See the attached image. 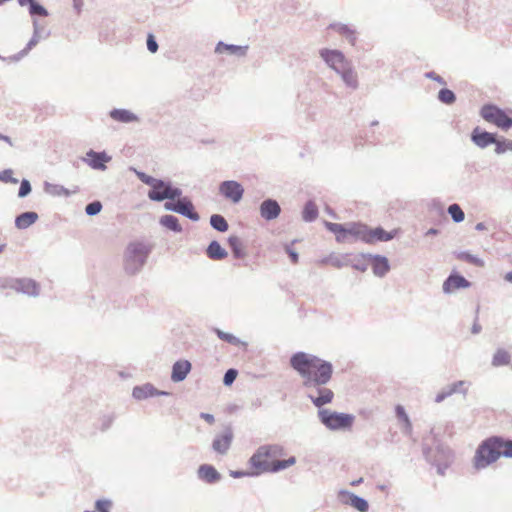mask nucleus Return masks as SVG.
I'll list each match as a JSON object with an SVG mask.
<instances>
[{
  "label": "nucleus",
  "instance_id": "obj_1",
  "mask_svg": "<svg viewBox=\"0 0 512 512\" xmlns=\"http://www.w3.org/2000/svg\"><path fill=\"white\" fill-rule=\"evenodd\" d=\"M290 366L302 378L306 396L315 407L321 408L333 401L334 392L326 387L334 371L331 362L299 351L290 357Z\"/></svg>",
  "mask_w": 512,
  "mask_h": 512
},
{
  "label": "nucleus",
  "instance_id": "obj_2",
  "mask_svg": "<svg viewBox=\"0 0 512 512\" xmlns=\"http://www.w3.org/2000/svg\"><path fill=\"white\" fill-rule=\"evenodd\" d=\"M501 457L512 458V439L490 436L478 445L473 457V467L477 471L485 469Z\"/></svg>",
  "mask_w": 512,
  "mask_h": 512
},
{
  "label": "nucleus",
  "instance_id": "obj_3",
  "mask_svg": "<svg viewBox=\"0 0 512 512\" xmlns=\"http://www.w3.org/2000/svg\"><path fill=\"white\" fill-rule=\"evenodd\" d=\"M285 454L283 446L279 444H266L259 446L253 455L249 458L248 464L256 476L264 473H270L272 461Z\"/></svg>",
  "mask_w": 512,
  "mask_h": 512
},
{
  "label": "nucleus",
  "instance_id": "obj_4",
  "mask_svg": "<svg viewBox=\"0 0 512 512\" xmlns=\"http://www.w3.org/2000/svg\"><path fill=\"white\" fill-rule=\"evenodd\" d=\"M151 250L141 242L129 243L124 253V270L128 275H136L146 264Z\"/></svg>",
  "mask_w": 512,
  "mask_h": 512
},
{
  "label": "nucleus",
  "instance_id": "obj_5",
  "mask_svg": "<svg viewBox=\"0 0 512 512\" xmlns=\"http://www.w3.org/2000/svg\"><path fill=\"white\" fill-rule=\"evenodd\" d=\"M422 450L426 461L437 468L439 475L444 476L446 470L453 462L454 455L452 450L440 442H436L434 448L423 444Z\"/></svg>",
  "mask_w": 512,
  "mask_h": 512
},
{
  "label": "nucleus",
  "instance_id": "obj_6",
  "mask_svg": "<svg viewBox=\"0 0 512 512\" xmlns=\"http://www.w3.org/2000/svg\"><path fill=\"white\" fill-rule=\"evenodd\" d=\"M319 421L331 431L349 430L355 421L353 414L332 411L330 409L319 408Z\"/></svg>",
  "mask_w": 512,
  "mask_h": 512
},
{
  "label": "nucleus",
  "instance_id": "obj_7",
  "mask_svg": "<svg viewBox=\"0 0 512 512\" xmlns=\"http://www.w3.org/2000/svg\"><path fill=\"white\" fill-rule=\"evenodd\" d=\"M325 228L335 235V239L338 243H354L356 240H361L362 223L350 222L346 224L334 223L325 221Z\"/></svg>",
  "mask_w": 512,
  "mask_h": 512
},
{
  "label": "nucleus",
  "instance_id": "obj_8",
  "mask_svg": "<svg viewBox=\"0 0 512 512\" xmlns=\"http://www.w3.org/2000/svg\"><path fill=\"white\" fill-rule=\"evenodd\" d=\"M481 117L500 128L508 131L512 128V118L501 108L494 104H485L480 110Z\"/></svg>",
  "mask_w": 512,
  "mask_h": 512
},
{
  "label": "nucleus",
  "instance_id": "obj_9",
  "mask_svg": "<svg viewBox=\"0 0 512 512\" xmlns=\"http://www.w3.org/2000/svg\"><path fill=\"white\" fill-rule=\"evenodd\" d=\"M319 55L326 65L337 74L352 64L338 49L322 48L319 50Z\"/></svg>",
  "mask_w": 512,
  "mask_h": 512
},
{
  "label": "nucleus",
  "instance_id": "obj_10",
  "mask_svg": "<svg viewBox=\"0 0 512 512\" xmlns=\"http://www.w3.org/2000/svg\"><path fill=\"white\" fill-rule=\"evenodd\" d=\"M361 240L366 244H373L376 242H388L395 238L397 230L386 231L382 226L375 228L369 227L367 224L362 223Z\"/></svg>",
  "mask_w": 512,
  "mask_h": 512
},
{
  "label": "nucleus",
  "instance_id": "obj_11",
  "mask_svg": "<svg viewBox=\"0 0 512 512\" xmlns=\"http://www.w3.org/2000/svg\"><path fill=\"white\" fill-rule=\"evenodd\" d=\"M219 193L232 203H239L244 195V188L238 181L225 180L219 185Z\"/></svg>",
  "mask_w": 512,
  "mask_h": 512
},
{
  "label": "nucleus",
  "instance_id": "obj_12",
  "mask_svg": "<svg viewBox=\"0 0 512 512\" xmlns=\"http://www.w3.org/2000/svg\"><path fill=\"white\" fill-rule=\"evenodd\" d=\"M81 160L94 170L104 171L107 169V163L111 161V156L105 151L89 149Z\"/></svg>",
  "mask_w": 512,
  "mask_h": 512
},
{
  "label": "nucleus",
  "instance_id": "obj_13",
  "mask_svg": "<svg viewBox=\"0 0 512 512\" xmlns=\"http://www.w3.org/2000/svg\"><path fill=\"white\" fill-rule=\"evenodd\" d=\"M7 285L10 286V289L28 296L37 297L39 295V284L30 278L11 279Z\"/></svg>",
  "mask_w": 512,
  "mask_h": 512
},
{
  "label": "nucleus",
  "instance_id": "obj_14",
  "mask_svg": "<svg viewBox=\"0 0 512 512\" xmlns=\"http://www.w3.org/2000/svg\"><path fill=\"white\" fill-rule=\"evenodd\" d=\"M361 257L371 261L372 271L377 277H384L390 271V263L386 256L380 254L362 253Z\"/></svg>",
  "mask_w": 512,
  "mask_h": 512
},
{
  "label": "nucleus",
  "instance_id": "obj_15",
  "mask_svg": "<svg viewBox=\"0 0 512 512\" xmlns=\"http://www.w3.org/2000/svg\"><path fill=\"white\" fill-rule=\"evenodd\" d=\"M339 501L344 505H349L359 512H367L369 510L368 501L347 490H340L338 493Z\"/></svg>",
  "mask_w": 512,
  "mask_h": 512
},
{
  "label": "nucleus",
  "instance_id": "obj_16",
  "mask_svg": "<svg viewBox=\"0 0 512 512\" xmlns=\"http://www.w3.org/2000/svg\"><path fill=\"white\" fill-rule=\"evenodd\" d=\"M470 140L479 148L485 149L488 146L496 143L497 133H491L479 126L473 128L470 134Z\"/></svg>",
  "mask_w": 512,
  "mask_h": 512
},
{
  "label": "nucleus",
  "instance_id": "obj_17",
  "mask_svg": "<svg viewBox=\"0 0 512 512\" xmlns=\"http://www.w3.org/2000/svg\"><path fill=\"white\" fill-rule=\"evenodd\" d=\"M471 285V282L468 281L463 275L453 271L445 279L442 289L445 294H451L457 289L469 288Z\"/></svg>",
  "mask_w": 512,
  "mask_h": 512
},
{
  "label": "nucleus",
  "instance_id": "obj_18",
  "mask_svg": "<svg viewBox=\"0 0 512 512\" xmlns=\"http://www.w3.org/2000/svg\"><path fill=\"white\" fill-rule=\"evenodd\" d=\"M132 396L136 400H145L154 396H171L168 391L158 390L153 384L145 383L135 386L132 390Z\"/></svg>",
  "mask_w": 512,
  "mask_h": 512
},
{
  "label": "nucleus",
  "instance_id": "obj_19",
  "mask_svg": "<svg viewBox=\"0 0 512 512\" xmlns=\"http://www.w3.org/2000/svg\"><path fill=\"white\" fill-rule=\"evenodd\" d=\"M232 440L233 430L230 426H226L223 432L214 438L212 448L218 454H226L231 446Z\"/></svg>",
  "mask_w": 512,
  "mask_h": 512
},
{
  "label": "nucleus",
  "instance_id": "obj_20",
  "mask_svg": "<svg viewBox=\"0 0 512 512\" xmlns=\"http://www.w3.org/2000/svg\"><path fill=\"white\" fill-rule=\"evenodd\" d=\"M260 216L266 221H272L279 217L281 207L273 198L264 199L259 205Z\"/></svg>",
  "mask_w": 512,
  "mask_h": 512
},
{
  "label": "nucleus",
  "instance_id": "obj_21",
  "mask_svg": "<svg viewBox=\"0 0 512 512\" xmlns=\"http://www.w3.org/2000/svg\"><path fill=\"white\" fill-rule=\"evenodd\" d=\"M328 29L334 30L339 35L344 37L349 44L352 46L356 45L357 42V31L351 25L341 23V22H333L330 23Z\"/></svg>",
  "mask_w": 512,
  "mask_h": 512
},
{
  "label": "nucleus",
  "instance_id": "obj_22",
  "mask_svg": "<svg viewBox=\"0 0 512 512\" xmlns=\"http://www.w3.org/2000/svg\"><path fill=\"white\" fill-rule=\"evenodd\" d=\"M177 214H180L193 222H197L200 219L198 212L190 198L187 196L182 197L178 200Z\"/></svg>",
  "mask_w": 512,
  "mask_h": 512
},
{
  "label": "nucleus",
  "instance_id": "obj_23",
  "mask_svg": "<svg viewBox=\"0 0 512 512\" xmlns=\"http://www.w3.org/2000/svg\"><path fill=\"white\" fill-rule=\"evenodd\" d=\"M197 476L207 484H215L222 478L221 474L211 464H202L198 467Z\"/></svg>",
  "mask_w": 512,
  "mask_h": 512
},
{
  "label": "nucleus",
  "instance_id": "obj_24",
  "mask_svg": "<svg viewBox=\"0 0 512 512\" xmlns=\"http://www.w3.org/2000/svg\"><path fill=\"white\" fill-rule=\"evenodd\" d=\"M192 369V365L188 360H177L172 365L171 380L174 383L182 382L186 379Z\"/></svg>",
  "mask_w": 512,
  "mask_h": 512
},
{
  "label": "nucleus",
  "instance_id": "obj_25",
  "mask_svg": "<svg viewBox=\"0 0 512 512\" xmlns=\"http://www.w3.org/2000/svg\"><path fill=\"white\" fill-rule=\"evenodd\" d=\"M248 49V45L227 44L223 41H219L216 44L215 52L218 54L227 53L237 57H245L247 55Z\"/></svg>",
  "mask_w": 512,
  "mask_h": 512
},
{
  "label": "nucleus",
  "instance_id": "obj_26",
  "mask_svg": "<svg viewBox=\"0 0 512 512\" xmlns=\"http://www.w3.org/2000/svg\"><path fill=\"white\" fill-rule=\"evenodd\" d=\"M109 117L116 122L125 124L139 121V117L135 113L124 108H114L110 110Z\"/></svg>",
  "mask_w": 512,
  "mask_h": 512
},
{
  "label": "nucleus",
  "instance_id": "obj_27",
  "mask_svg": "<svg viewBox=\"0 0 512 512\" xmlns=\"http://www.w3.org/2000/svg\"><path fill=\"white\" fill-rule=\"evenodd\" d=\"M168 181L159 179L158 183L148 191V198L155 202L168 200Z\"/></svg>",
  "mask_w": 512,
  "mask_h": 512
},
{
  "label": "nucleus",
  "instance_id": "obj_28",
  "mask_svg": "<svg viewBox=\"0 0 512 512\" xmlns=\"http://www.w3.org/2000/svg\"><path fill=\"white\" fill-rule=\"evenodd\" d=\"M78 190L77 186H75L74 190L71 191L60 184H52L49 182L44 183V191L51 196L70 197L72 194L77 193Z\"/></svg>",
  "mask_w": 512,
  "mask_h": 512
},
{
  "label": "nucleus",
  "instance_id": "obj_29",
  "mask_svg": "<svg viewBox=\"0 0 512 512\" xmlns=\"http://www.w3.org/2000/svg\"><path fill=\"white\" fill-rule=\"evenodd\" d=\"M39 216L34 211H26L16 216L15 218V226L20 230L27 229L31 225H33Z\"/></svg>",
  "mask_w": 512,
  "mask_h": 512
},
{
  "label": "nucleus",
  "instance_id": "obj_30",
  "mask_svg": "<svg viewBox=\"0 0 512 512\" xmlns=\"http://www.w3.org/2000/svg\"><path fill=\"white\" fill-rule=\"evenodd\" d=\"M208 258L212 260H222L228 256L227 251L217 240H212L206 248Z\"/></svg>",
  "mask_w": 512,
  "mask_h": 512
},
{
  "label": "nucleus",
  "instance_id": "obj_31",
  "mask_svg": "<svg viewBox=\"0 0 512 512\" xmlns=\"http://www.w3.org/2000/svg\"><path fill=\"white\" fill-rule=\"evenodd\" d=\"M395 415L397 419L402 422V432L405 435H411L412 433V422L405 410V408L398 404L395 407Z\"/></svg>",
  "mask_w": 512,
  "mask_h": 512
},
{
  "label": "nucleus",
  "instance_id": "obj_32",
  "mask_svg": "<svg viewBox=\"0 0 512 512\" xmlns=\"http://www.w3.org/2000/svg\"><path fill=\"white\" fill-rule=\"evenodd\" d=\"M338 75L341 77L342 81L345 85L353 90L358 88V78L357 73L353 69L352 64L348 66V68L344 69Z\"/></svg>",
  "mask_w": 512,
  "mask_h": 512
},
{
  "label": "nucleus",
  "instance_id": "obj_33",
  "mask_svg": "<svg viewBox=\"0 0 512 512\" xmlns=\"http://www.w3.org/2000/svg\"><path fill=\"white\" fill-rule=\"evenodd\" d=\"M227 242L235 258L241 259L246 256V251L243 247L241 239L238 236L230 235L227 239Z\"/></svg>",
  "mask_w": 512,
  "mask_h": 512
},
{
  "label": "nucleus",
  "instance_id": "obj_34",
  "mask_svg": "<svg viewBox=\"0 0 512 512\" xmlns=\"http://www.w3.org/2000/svg\"><path fill=\"white\" fill-rule=\"evenodd\" d=\"M159 223L166 229L173 231L175 233L182 232V226L179 222V219L174 215L165 214L161 216Z\"/></svg>",
  "mask_w": 512,
  "mask_h": 512
},
{
  "label": "nucleus",
  "instance_id": "obj_35",
  "mask_svg": "<svg viewBox=\"0 0 512 512\" xmlns=\"http://www.w3.org/2000/svg\"><path fill=\"white\" fill-rule=\"evenodd\" d=\"M319 215L318 207L313 200H309L303 207L302 219L305 222L311 223L317 219Z\"/></svg>",
  "mask_w": 512,
  "mask_h": 512
},
{
  "label": "nucleus",
  "instance_id": "obj_36",
  "mask_svg": "<svg viewBox=\"0 0 512 512\" xmlns=\"http://www.w3.org/2000/svg\"><path fill=\"white\" fill-rule=\"evenodd\" d=\"M510 360L511 356L509 352L506 351L505 349L500 348L497 349L496 352L494 353L491 364L494 367L505 366L510 363Z\"/></svg>",
  "mask_w": 512,
  "mask_h": 512
},
{
  "label": "nucleus",
  "instance_id": "obj_37",
  "mask_svg": "<svg viewBox=\"0 0 512 512\" xmlns=\"http://www.w3.org/2000/svg\"><path fill=\"white\" fill-rule=\"evenodd\" d=\"M209 222L211 227L218 232H226L229 228L227 220L221 214H212Z\"/></svg>",
  "mask_w": 512,
  "mask_h": 512
},
{
  "label": "nucleus",
  "instance_id": "obj_38",
  "mask_svg": "<svg viewBox=\"0 0 512 512\" xmlns=\"http://www.w3.org/2000/svg\"><path fill=\"white\" fill-rule=\"evenodd\" d=\"M437 99L440 103L445 105H452L456 102V94L449 88L443 87L438 91Z\"/></svg>",
  "mask_w": 512,
  "mask_h": 512
},
{
  "label": "nucleus",
  "instance_id": "obj_39",
  "mask_svg": "<svg viewBox=\"0 0 512 512\" xmlns=\"http://www.w3.org/2000/svg\"><path fill=\"white\" fill-rule=\"evenodd\" d=\"M213 331L215 332V334L218 336L219 339H221L229 344H232L235 346H238V345L247 346V343L241 341L238 337H236L235 335H233L231 333L224 332L219 328H214Z\"/></svg>",
  "mask_w": 512,
  "mask_h": 512
},
{
  "label": "nucleus",
  "instance_id": "obj_40",
  "mask_svg": "<svg viewBox=\"0 0 512 512\" xmlns=\"http://www.w3.org/2000/svg\"><path fill=\"white\" fill-rule=\"evenodd\" d=\"M455 255L459 260L466 261V262L473 264L477 267H484V265H485V263L482 259H480L476 255L471 254L468 251L456 252Z\"/></svg>",
  "mask_w": 512,
  "mask_h": 512
},
{
  "label": "nucleus",
  "instance_id": "obj_41",
  "mask_svg": "<svg viewBox=\"0 0 512 512\" xmlns=\"http://www.w3.org/2000/svg\"><path fill=\"white\" fill-rule=\"evenodd\" d=\"M295 463H296V458L294 456H291L286 460H272L270 473L280 472V471L285 470L288 467L294 465Z\"/></svg>",
  "mask_w": 512,
  "mask_h": 512
},
{
  "label": "nucleus",
  "instance_id": "obj_42",
  "mask_svg": "<svg viewBox=\"0 0 512 512\" xmlns=\"http://www.w3.org/2000/svg\"><path fill=\"white\" fill-rule=\"evenodd\" d=\"M40 36L33 33L31 39L28 41L26 47L21 50L19 53L11 56L9 59L12 61H19L23 56H25L33 47H35L39 42Z\"/></svg>",
  "mask_w": 512,
  "mask_h": 512
},
{
  "label": "nucleus",
  "instance_id": "obj_43",
  "mask_svg": "<svg viewBox=\"0 0 512 512\" xmlns=\"http://www.w3.org/2000/svg\"><path fill=\"white\" fill-rule=\"evenodd\" d=\"M495 145V153L500 155L504 154L507 151H512V140L506 139L503 136L497 135V141L494 143Z\"/></svg>",
  "mask_w": 512,
  "mask_h": 512
},
{
  "label": "nucleus",
  "instance_id": "obj_44",
  "mask_svg": "<svg viewBox=\"0 0 512 512\" xmlns=\"http://www.w3.org/2000/svg\"><path fill=\"white\" fill-rule=\"evenodd\" d=\"M447 212L455 223H460L465 219V213L459 204L454 203L449 205Z\"/></svg>",
  "mask_w": 512,
  "mask_h": 512
},
{
  "label": "nucleus",
  "instance_id": "obj_45",
  "mask_svg": "<svg viewBox=\"0 0 512 512\" xmlns=\"http://www.w3.org/2000/svg\"><path fill=\"white\" fill-rule=\"evenodd\" d=\"M28 11L32 18H35L36 16L47 17L49 15L48 10L37 0H34L31 3Z\"/></svg>",
  "mask_w": 512,
  "mask_h": 512
},
{
  "label": "nucleus",
  "instance_id": "obj_46",
  "mask_svg": "<svg viewBox=\"0 0 512 512\" xmlns=\"http://www.w3.org/2000/svg\"><path fill=\"white\" fill-rule=\"evenodd\" d=\"M102 208H103V205H102L101 201L94 200L86 205L85 213L88 216H96L101 212Z\"/></svg>",
  "mask_w": 512,
  "mask_h": 512
},
{
  "label": "nucleus",
  "instance_id": "obj_47",
  "mask_svg": "<svg viewBox=\"0 0 512 512\" xmlns=\"http://www.w3.org/2000/svg\"><path fill=\"white\" fill-rule=\"evenodd\" d=\"M135 171V174L137 176V178L144 184L150 186V189L153 188L154 185H156V183H158L159 179L157 178H154L148 174H146L145 172H142V171H138V170H134Z\"/></svg>",
  "mask_w": 512,
  "mask_h": 512
},
{
  "label": "nucleus",
  "instance_id": "obj_48",
  "mask_svg": "<svg viewBox=\"0 0 512 512\" xmlns=\"http://www.w3.org/2000/svg\"><path fill=\"white\" fill-rule=\"evenodd\" d=\"M466 385H467V382L464 381V380H459V381H456L452 384H449L452 392L454 394L456 393H460L462 394L463 396H466L467 395V388H466Z\"/></svg>",
  "mask_w": 512,
  "mask_h": 512
},
{
  "label": "nucleus",
  "instance_id": "obj_49",
  "mask_svg": "<svg viewBox=\"0 0 512 512\" xmlns=\"http://www.w3.org/2000/svg\"><path fill=\"white\" fill-rule=\"evenodd\" d=\"M238 376V371L235 368L228 369L223 377V384L225 386H231Z\"/></svg>",
  "mask_w": 512,
  "mask_h": 512
},
{
  "label": "nucleus",
  "instance_id": "obj_50",
  "mask_svg": "<svg viewBox=\"0 0 512 512\" xmlns=\"http://www.w3.org/2000/svg\"><path fill=\"white\" fill-rule=\"evenodd\" d=\"M32 191L31 183L27 179H22L20 182V187L18 190V197L19 198H25L28 196Z\"/></svg>",
  "mask_w": 512,
  "mask_h": 512
},
{
  "label": "nucleus",
  "instance_id": "obj_51",
  "mask_svg": "<svg viewBox=\"0 0 512 512\" xmlns=\"http://www.w3.org/2000/svg\"><path fill=\"white\" fill-rule=\"evenodd\" d=\"M296 242H297V240L295 239V240H293V241L291 242V244L286 243V244L284 245V250H285V252L288 254V256H289V258H290L291 262H292V263H294V264L298 263V261H299V254H298V252H297V251H295V250L292 248V244H294V243H296Z\"/></svg>",
  "mask_w": 512,
  "mask_h": 512
},
{
  "label": "nucleus",
  "instance_id": "obj_52",
  "mask_svg": "<svg viewBox=\"0 0 512 512\" xmlns=\"http://www.w3.org/2000/svg\"><path fill=\"white\" fill-rule=\"evenodd\" d=\"M168 200H179L182 198V190L178 187L172 185L170 181H168Z\"/></svg>",
  "mask_w": 512,
  "mask_h": 512
},
{
  "label": "nucleus",
  "instance_id": "obj_53",
  "mask_svg": "<svg viewBox=\"0 0 512 512\" xmlns=\"http://www.w3.org/2000/svg\"><path fill=\"white\" fill-rule=\"evenodd\" d=\"M112 502L107 499H98L95 502V508L98 512H110Z\"/></svg>",
  "mask_w": 512,
  "mask_h": 512
},
{
  "label": "nucleus",
  "instance_id": "obj_54",
  "mask_svg": "<svg viewBox=\"0 0 512 512\" xmlns=\"http://www.w3.org/2000/svg\"><path fill=\"white\" fill-rule=\"evenodd\" d=\"M146 45L149 52L154 54L158 51L159 46L155 36L152 33L147 35Z\"/></svg>",
  "mask_w": 512,
  "mask_h": 512
},
{
  "label": "nucleus",
  "instance_id": "obj_55",
  "mask_svg": "<svg viewBox=\"0 0 512 512\" xmlns=\"http://www.w3.org/2000/svg\"><path fill=\"white\" fill-rule=\"evenodd\" d=\"M229 475L233 478L257 477L253 470H230Z\"/></svg>",
  "mask_w": 512,
  "mask_h": 512
},
{
  "label": "nucleus",
  "instance_id": "obj_56",
  "mask_svg": "<svg viewBox=\"0 0 512 512\" xmlns=\"http://www.w3.org/2000/svg\"><path fill=\"white\" fill-rule=\"evenodd\" d=\"M0 181L5 183H17L18 180L13 177V171L11 169H5L0 172Z\"/></svg>",
  "mask_w": 512,
  "mask_h": 512
},
{
  "label": "nucleus",
  "instance_id": "obj_57",
  "mask_svg": "<svg viewBox=\"0 0 512 512\" xmlns=\"http://www.w3.org/2000/svg\"><path fill=\"white\" fill-rule=\"evenodd\" d=\"M113 421H114L113 415H104L101 419V430L102 431L108 430L111 427Z\"/></svg>",
  "mask_w": 512,
  "mask_h": 512
},
{
  "label": "nucleus",
  "instance_id": "obj_58",
  "mask_svg": "<svg viewBox=\"0 0 512 512\" xmlns=\"http://www.w3.org/2000/svg\"><path fill=\"white\" fill-rule=\"evenodd\" d=\"M425 77L428 78V79H431L433 81H436L437 83H439L441 85H446L445 79L442 76L438 75L434 71L426 72L425 73Z\"/></svg>",
  "mask_w": 512,
  "mask_h": 512
},
{
  "label": "nucleus",
  "instance_id": "obj_59",
  "mask_svg": "<svg viewBox=\"0 0 512 512\" xmlns=\"http://www.w3.org/2000/svg\"><path fill=\"white\" fill-rule=\"evenodd\" d=\"M177 205H178V200L177 201L171 200V201L165 202L164 209L167 211L177 213Z\"/></svg>",
  "mask_w": 512,
  "mask_h": 512
},
{
  "label": "nucleus",
  "instance_id": "obj_60",
  "mask_svg": "<svg viewBox=\"0 0 512 512\" xmlns=\"http://www.w3.org/2000/svg\"><path fill=\"white\" fill-rule=\"evenodd\" d=\"M200 418L205 420L206 422H208L209 424H213L214 421H215V418L212 414L210 413H206V412H201L200 413Z\"/></svg>",
  "mask_w": 512,
  "mask_h": 512
},
{
  "label": "nucleus",
  "instance_id": "obj_61",
  "mask_svg": "<svg viewBox=\"0 0 512 512\" xmlns=\"http://www.w3.org/2000/svg\"><path fill=\"white\" fill-rule=\"evenodd\" d=\"M83 4V0H73V8L78 14L82 11Z\"/></svg>",
  "mask_w": 512,
  "mask_h": 512
},
{
  "label": "nucleus",
  "instance_id": "obj_62",
  "mask_svg": "<svg viewBox=\"0 0 512 512\" xmlns=\"http://www.w3.org/2000/svg\"><path fill=\"white\" fill-rule=\"evenodd\" d=\"M482 330V327L481 325L477 322V320L473 323L472 325V328H471V332L473 334H479Z\"/></svg>",
  "mask_w": 512,
  "mask_h": 512
},
{
  "label": "nucleus",
  "instance_id": "obj_63",
  "mask_svg": "<svg viewBox=\"0 0 512 512\" xmlns=\"http://www.w3.org/2000/svg\"><path fill=\"white\" fill-rule=\"evenodd\" d=\"M355 270L365 272L367 270V265L365 263H355L352 266Z\"/></svg>",
  "mask_w": 512,
  "mask_h": 512
},
{
  "label": "nucleus",
  "instance_id": "obj_64",
  "mask_svg": "<svg viewBox=\"0 0 512 512\" xmlns=\"http://www.w3.org/2000/svg\"><path fill=\"white\" fill-rule=\"evenodd\" d=\"M447 397L445 396V394L442 393V391L440 390L437 394H436V397H435V402L436 403H441L443 402Z\"/></svg>",
  "mask_w": 512,
  "mask_h": 512
}]
</instances>
